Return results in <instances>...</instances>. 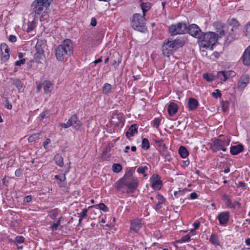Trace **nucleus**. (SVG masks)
<instances>
[{"mask_svg": "<svg viewBox=\"0 0 250 250\" xmlns=\"http://www.w3.org/2000/svg\"><path fill=\"white\" fill-rule=\"evenodd\" d=\"M73 42L69 39L64 40L55 50V56L59 62L65 61L73 52Z\"/></svg>", "mask_w": 250, "mask_h": 250, "instance_id": "obj_1", "label": "nucleus"}, {"mask_svg": "<svg viewBox=\"0 0 250 250\" xmlns=\"http://www.w3.org/2000/svg\"><path fill=\"white\" fill-rule=\"evenodd\" d=\"M138 185L137 179L133 177L131 170L127 171L124 176L120 179L115 184V187L121 190L124 187H126L127 192L133 193Z\"/></svg>", "mask_w": 250, "mask_h": 250, "instance_id": "obj_2", "label": "nucleus"}, {"mask_svg": "<svg viewBox=\"0 0 250 250\" xmlns=\"http://www.w3.org/2000/svg\"><path fill=\"white\" fill-rule=\"evenodd\" d=\"M218 35L214 32H209L204 33L201 35L199 40L201 42V45L205 48H213V46L215 44L217 40Z\"/></svg>", "mask_w": 250, "mask_h": 250, "instance_id": "obj_3", "label": "nucleus"}, {"mask_svg": "<svg viewBox=\"0 0 250 250\" xmlns=\"http://www.w3.org/2000/svg\"><path fill=\"white\" fill-rule=\"evenodd\" d=\"M53 0H35L31 5L32 13L40 15L46 12Z\"/></svg>", "mask_w": 250, "mask_h": 250, "instance_id": "obj_4", "label": "nucleus"}, {"mask_svg": "<svg viewBox=\"0 0 250 250\" xmlns=\"http://www.w3.org/2000/svg\"><path fill=\"white\" fill-rule=\"evenodd\" d=\"M145 17L140 14L135 13L132 16L131 20V25L132 27L141 32H145L147 30L146 27Z\"/></svg>", "mask_w": 250, "mask_h": 250, "instance_id": "obj_5", "label": "nucleus"}, {"mask_svg": "<svg viewBox=\"0 0 250 250\" xmlns=\"http://www.w3.org/2000/svg\"><path fill=\"white\" fill-rule=\"evenodd\" d=\"M188 25L184 22L171 24L169 26L168 31L171 36L184 34L187 32Z\"/></svg>", "mask_w": 250, "mask_h": 250, "instance_id": "obj_6", "label": "nucleus"}, {"mask_svg": "<svg viewBox=\"0 0 250 250\" xmlns=\"http://www.w3.org/2000/svg\"><path fill=\"white\" fill-rule=\"evenodd\" d=\"M45 47V44L42 40H38L35 46L36 52L35 54L34 58L36 62L38 63H41L42 61L45 59V54L43 48Z\"/></svg>", "mask_w": 250, "mask_h": 250, "instance_id": "obj_7", "label": "nucleus"}, {"mask_svg": "<svg viewBox=\"0 0 250 250\" xmlns=\"http://www.w3.org/2000/svg\"><path fill=\"white\" fill-rule=\"evenodd\" d=\"M162 50L163 54L165 56L168 57L172 53L173 50H175V47L171 39L169 38L164 40L162 44Z\"/></svg>", "mask_w": 250, "mask_h": 250, "instance_id": "obj_8", "label": "nucleus"}, {"mask_svg": "<svg viewBox=\"0 0 250 250\" xmlns=\"http://www.w3.org/2000/svg\"><path fill=\"white\" fill-rule=\"evenodd\" d=\"M187 32L191 36L197 38L198 40L201 38L203 32L200 27L196 24H191L188 27Z\"/></svg>", "mask_w": 250, "mask_h": 250, "instance_id": "obj_9", "label": "nucleus"}, {"mask_svg": "<svg viewBox=\"0 0 250 250\" xmlns=\"http://www.w3.org/2000/svg\"><path fill=\"white\" fill-rule=\"evenodd\" d=\"M229 142L225 143L221 140H216L214 142L211 147L213 151L216 152L219 150H222L225 152L227 150L226 146L229 145Z\"/></svg>", "mask_w": 250, "mask_h": 250, "instance_id": "obj_10", "label": "nucleus"}, {"mask_svg": "<svg viewBox=\"0 0 250 250\" xmlns=\"http://www.w3.org/2000/svg\"><path fill=\"white\" fill-rule=\"evenodd\" d=\"M1 52V60L3 62L7 61L10 57V49L5 43H1L0 45Z\"/></svg>", "mask_w": 250, "mask_h": 250, "instance_id": "obj_11", "label": "nucleus"}, {"mask_svg": "<svg viewBox=\"0 0 250 250\" xmlns=\"http://www.w3.org/2000/svg\"><path fill=\"white\" fill-rule=\"evenodd\" d=\"M150 181L154 189L159 190L161 188L162 182L158 175L153 174L150 178Z\"/></svg>", "mask_w": 250, "mask_h": 250, "instance_id": "obj_12", "label": "nucleus"}, {"mask_svg": "<svg viewBox=\"0 0 250 250\" xmlns=\"http://www.w3.org/2000/svg\"><path fill=\"white\" fill-rule=\"evenodd\" d=\"M250 82V77L248 75L244 74L241 76L237 84V89L243 90L248 85Z\"/></svg>", "mask_w": 250, "mask_h": 250, "instance_id": "obj_13", "label": "nucleus"}, {"mask_svg": "<svg viewBox=\"0 0 250 250\" xmlns=\"http://www.w3.org/2000/svg\"><path fill=\"white\" fill-rule=\"evenodd\" d=\"M172 42L174 45L175 50H177L180 48L182 47L187 42V39L184 37H179L174 40H172Z\"/></svg>", "mask_w": 250, "mask_h": 250, "instance_id": "obj_14", "label": "nucleus"}, {"mask_svg": "<svg viewBox=\"0 0 250 250\" xmlns=\"http://www.w3.org/2000/svg\"><path fill=\"white\" fill-rule=\"evenodd\" d=\"M238 35L236 30L231 28L226 37L225 43L227 44H230L232 42L238 38Z\"/></svg>", "mask_w": 250, "mask_h": 250, "instance_id": "obj_15", "label": "nucleus"}, {"mask_svg": "<svg viewBox=\"0 0 250 250\" xmlns=\"http://www.w3.org/2000/svg\"><path fill=\"white\" fill-rule=\"evenodd\" d=\"M218 219L220 225L225 226L229 220V212H222L218 215Z\"/></svg>", "mask_w": 250, "mask_h": 250, "instance_id": "obj_16", "label": "nucleus"}, {"mask_svg": "<svg viewBox=\"0 0 250 250\" xmlns=\"http://www.w3.org/2000/svg\"><path fill=\"white\" fill-rule=\"evenodd\" d=\"M159 152L161 156L165 159V161L171 162L172 159L171 156L166 146L159 149Z\"/></svg>", "mask_w": 250, "mask_h": 250, "instance_id": "obj_17", "label": "nucleus"}, {"mask_svg": "<svg viewBox=\"0 0 250 250\" xmlns=\"http://www.w3.org/2000/svg\"><path fill=\"white\" fill-rule=\"evenodd\" d=\"M142 227L141 219H134L130 224V230L134 232L137 233Z\"/></svg>", "mask_w": 250, "mask_h": 250, "instance_id": "obj_18", "label": "nucleus"}, {"mask_svg": "<svg viewBox=\"0 0 250 250\" xmlns=\"http://www.w3.org/2000/svg\"><path fill=\"white\" fill-rule=\"evenodd\" d=\"M214 26L215 27L216 32L219 33L218 36L221 38L225 35V26L224 24L220 21H217L213 23Z\"/></svg>", "mask_w": 250, "mask_h": 250, "instance_id": "obj_19", "label": "nucleus"}, {"mask_svg": "<svg viewBox=\"0 0 250 250\" xmlns=\"http://www.w3.org/2000/svg\"><path fill=\"white\" fill-rule=\"evenodd\" d=\"M67 122L70 126H72L76 129L79 128L81 126V122L78 119L76 114L71 116Z\"/></svg>", "mask_w": 250, "mask_h": 250, "instance_id": "obj_20", "label": "nucleus"}, {"mask_svg": "<svg viewBox=\"0 0 250 250\" xmlns=\"http://www.w3.org/2000/svg\"><path fill=\"white\" fill-rule=\"evenodd\" d=\"M138 133V127L136 124L131 125L125 133L126 137L129 139L130 137L134 136Z\"/></svg>", "mask_w": 250, "mask_h": 250, "instance_id": "obj_21", "label": "nucleus"}, {"mask_svg": "<svg viewBox=\"0 0 250 250\" xmlns=\"http://www.w3.org/2000/svg\"><path fill=\"white\" fill-rule=\"evenodd\" d=\"M242 59L245 65H250V45L245 50L242 56Z\"/></svg>", "mask_w": 250, "mask_h": 250, "instance_id": "obj_22", "label": "nucleus"}, {"mask_svg": "<svg viewBox=\"0 0 250 250\" xmlns=\"http://www.w3.org/2000/svg\"><path fill=\"white\" fill-rule=\"evenodd\" d=\"M244 146L241 144L231 146L230 149V152L232 155H237L243 151Z\"/></svg>", "mask_w": 250, "mask_h": 250, "instance_id": "obj_23", "label": "nucleus"}, {"mask_svg": "<svg viewBox=\"0 0 250 250\" xmlns=\"http://www.w3.org/2000/svg\"><path fill=\"white\" fill-rule=\"evenodd\" d=\"M42 85L45 93L51 92L53 88V86L51 82L45 81L42 83Z\"/></svg>", "mask_w": 250, "mask_h": 250, "instance_id": "obj_24", "label": "nucleus"}, {"mask_svg": "<svg viewBox=\"0 0 250 250\" xmlns=\"http://www.w3.org/2000/svg\"><path fill=\"white\" fill-rule=\"evenodd\" d=\"M199 105L198 101L193 98H189L188 101V107L189 110H194L197 108Z\"/></svg>", "mask_w": 250, "mask_h": 250, "instance_id": "obj_25", "label": "nucleus"}, {"mask_svg": "<svg viewBox=\"0 0 250 250\" xmlns=\"http://www.w3.org/2000/svg\"><path fill=\"white\" fill-rule=\"evenodd\" d=\"M156 199L158 200V202L156 203V206L153 207L156 211H158L162 208V205L165 202V198L164 197L160 195L157 194L156 195Z\"/></svg>", "mask_w": 250, "mask_h": 250, "instance_id": "obj_26", "label": "nucleus"}, {"mask_svg": "<svg viewBox=\"0 0 250 250\" xmlns=\"http://www.w3.org/2000/svg\"><path fill=\"white\" fill-rule=\"evenodd\" d=\"M178 109V105L173 102L170 103L167 107V111L170 116L174 115L177 112Z\"/></svg>", "mask_w": 250, "mask_h": 250, "instance_id": "obj_27", "label": "nucleus"}, {"mask_svg": "<svg viewBox=\"0 0 250 250\" xmlns=\"http://www.w3.org/2000/svg\"><path fill=\"white\" fill-rule=\"evenodd\" d=\"M228 23L234 30H237L240 25L239 21L234 18L229 19L228 20Z\"/></svg>", "mask_w": 250, "mask_h": 250, "instance_id": "obj_28", "label": "nucleus"}, {"mask_svg": "<svg viewBox=\"0 0 250 250\" xmlns=\"http://www.w3.org/2000/svg\"><path fill=\"white\" fill-rule=\"evenodd\" d=\"M209 241L212 244L214 245H220V241L216 233H214L211 234L209 238Z\"/></svg>", "mask_w": 250, "mask_h": 250, "instance_id": "obj_29", "label": "nucleus"}, {"mask_svg": "<svg viewBox=\"0 0 250 250\" xmlns=\"http://www.w3.org/2000/svg\"><path fill=\"white\" fill-rule=\"evenodd\" d=\"M179 154L182 158H186L188 155L187 149L184 146H181L179 148Z\"/></svg>", "mask_w": 250, "mask_h": 250, "instance_id": "obj_30", "label": "nucleus"}, {"mask_svg": "<svg viewBox=\"0 0 250 250\" xmlns=\"http://www.w3.org/2000/svg\"><path fill=\"white\" fill-rule=\"evenodd\" d=\"M151 6V3L149 2L141 3V7L143 10V16L145 17L146 12L150 9Z\"/></svg>", "mask_w": 250, "mask_h": 250, "instance_id": "obj_31", "label": "nucleus"}, {"mask_svg": "<svg viewBox=\"0 0 250 250\" xmlns=\"http://www.w3.org/2000/svg\"><path fill=\"white\" fill-rule=\"evenodd\" d=\"M55 164L60 167L63 166V159L62 156L57 154L54 157Z\"/></svg>", "mask_w": 250, "mask_h": 250, "instance_id": "obj_32", "label": "nucleus"}, {"mask_svg": "<svg viewBox=\"0 0 250 250\" xmlns=\"http://www.w3.org/2000/svg\"><path fill=\"white\" fill-rule=\"evenodd\" d=\"M95 208L99 209L100 210H103L104 212H107L108 211V208L107 207L102 203L89 207V208Z\"/></svg>", "mask_w": 250, "mask_h": 250, "instance_id": "obj_33", "label": "nucleus"}, {"mask_svg": "<svg viewBox=\"0 0 250 250\" xmlns=\"http://www.w3.org/2000/svg\"><path fill=\"white\" fill-rule=\"evenodd\" d=\"M12 84L14 85L19 90L21 91L22 89V83L19 79H14L12 80Z\"/></svg>", "mask_w": 250, "mask_h": 250, "instance_id": "obj_34", "label": "nucleus"}, {"mask_svg": "<svg viewBox=\"0 0 250 250\" xmlns=\"http://www.w3.org/2000/svg\"><path fill=\"white\" fill-rule=\"evenodd\" d=\"M223 199L224 200V202L225 203L226 205L231 208H234V206L232 205V203L231 202V200L229 197L226 194L224 195L223 196Z\"/></svg>", "mask_w": 250, "mask_h": 250, "instance_id": "obj_35", "label": "nucleus"}, {"mask_svg": "<svg viewBox=\"0 0 250 250\" xmlns=\"http://www.w3.org/2000/svg\"><path fill=\"white\" fill-rule=\"evenodd\" d=\"M142 148L145 150H147L150 147L149 142L147 138H143L141 145Z\"/></svg>", "mask_w": 250, "mask_h": 250, "instance_id": "obj_36", "label": "nucleus"}, {"mask_svg": "<svg viewBox=\"0 0 250 250\" xmlns=\"http://www.w3.org/2000/svg\"><path fill=\"white\" fill-rule=\"evenodd\" d=\"M59 212L58 208H55L49 211V216L51 219H54L58 216Z\"/></svg>", "mask_w": 250, "mask_h": 250, "instance_id": "obj_37", "label": "nucleus"}, {"mask_svg": "<svg viewBox=\"0 0 250 250\" xmlns=\"http://www.w3.org/2000/svg\"><path fill=\"white\" fill-rule=\"evenodd\" d=\"M50 116V111L49 110H45L43 111L39 116V118L40 121L49 117Z\"/></svg>", "mask_w": 250, "mask_h": 250, "instance_id": "obj_38", "label": "nucleus"}, {"mask_svg": "<svg viewBox=\"0 0 250 250\" xmlns=\"http://www.w3.org/2000/svg\"><path fill=\"white\" fill-rule=\"evenodd\" d=\"M111 89V85L109 83H105L103 87V93L105 94H108Z\"/></svg>", "mask_w": 250, "mask_h": 250, "instance_id": "obj_39", "label": "nucleus"}, {"mask_svg": "<svg viewBox=\"0 0 250 250\" xmlns=\"http://www.w3.org/2000/svg\"><path fill=\"white\" fill-rule=\"evenodd\" d=\"M122 169V167L120 164H114L112 166V170L116 173L120 172Z\"/></svg>", "mask_w": 250, "mask_h": 250, "instance_id": "obj_40", "label": "nucleus"}, {"mask_svg": "<svg viewBox=\"0 0 250 250\" xmlns=\"http://www.w3.org/2000/svg\"><path fill=\"white\" fill-rule=\"evenodd\" d=\"M245 35L247 38L250 39V21L245 26Z\"/></svg>", "mask_w": 250, "mask_h": 250, "instance_id": "obj_41", "label": "nucleus"}, {"mask_svg": "<svg viewBox=\"0 0 250 250\" xmlns=\"http://www.w3.org/2000/svg\"><path fill=\"white\" fill-rule=\"evenodd\" d=\"M217 77L221 81L225 82L227 80L226 76L224 71L218 72Z\"/></svg>", "mask_w": 250, "mask_h": 250, "instance_id": "obj_42", "label": "nucleus"}, {"mask_svg": "<svg viewBox=\"0 0 250 250\" xmlns=\"http://www.w3.org/2000/svg\"><path fill=\"white\" fill-rule=\"evenodd\" d=\"M40 135V133H34L31 135L28 139V142L31 143L35 141L36 139L39 138Z\"/></svg>", "mask_w": 250, "mask_h": 250, "instance_id": "obj_43", "label": "nucleus"}, {"mask_svg": "<svg viewBox=\"0 0 250 250\" xmlns=\"http://www.w3.org/2000/svg\"><path fill=\"white\" fill-rule=\"evenodd\" d=\"M25 238L23 236L18 235L16 236L14 240V242L16 244H21L24 242Z\"/></svg>", "mask_w": 250, "mask_h": 250, "instance_id": "obj_44", "label": "nucleus"}, {"mask_svg": "<svg viewBox=\"0 0 250 250\" xmlns=\"http://www.w3.org/2000/svg\"><path fill=\"white\" fill-rule=\"evenodd\" d=\"M68 171H69V169L67 171H65V173H64L63 175H55L54 177L56 180H59L60 182L64 181L66 179V177H65L66 173L68 172Z\"/></svg>", "mask_w": 250, "mask_h": 250, "instance_id": "obj_45", "label": "nucleus"}, {"mask_svg": "<svg viewBox=\"0 0 250 250\" xmlns=\"http://www.w3.org/2000/svg\"><path fill=\"white\" fill-rule=\"evenodd\" d=\"M203 78L208 82H212L214 80V76L208 73L204 74Z\"/></svg>", "mask_w": 250, "mask_h": 250, "instance_id": "obj_46", "label": "nucleus"}, {"mask_svg": "<svg viewBox=\"0 0 250 250\" xmlns=\"http://www.w3.org/2000/svg\"><path fill=\"white\" fill-rule=\"evenodd\" d=\"M190 236L189 234H187L183 237H181L180 240L176 241L175 243H178L180 241L186 242H189L190 240Z\"/></svg>", "mask_w": 250, "mask_h": 250, "instance_id": "obj_47", "label": "nucleus"}, {"mask_svg": "<svg viewBox=\"0 0 250 250\" xmlns=\"http://www.w3.org/2000/svg\"><path fill=\"white\" fill-rule=\"evenodd\" d=\"M161 120L159 118H155L154 120L152 121V124L153 126L155 127L156 128H158L159 126V125L160 124Z\"/></svg>", "mask_w": 250, "mask_h": 250, "instance_id": "obj_48", "label": "nucleus"}, {"mask_svg": "<svg viewBox=\"0 0 250 250\" xmlns=\"http://www.w3.org/2000/svg\"><path fill=\"white\" fill-rule=\"evenodd\" d=\"M212 96L215 98L221 97L222 94L219 89H216L214 92L212 93Z\"/></svg>", "mask_w": 250, "mask_h": 250, "instance_id": "obj_49", "label": "nucleus"}, {"mask_svg": "<svg viewBox=\"0 0 250 250\" xmlns=\"http://www.w3.org/2000/svg\"><path fill=\"white\" fill-rule=\"evenodd\" d=\"M155 143L157 144L159 149L166 146V145L164 143V141L163 140H156L155 141Z\"/></svg>", "mask_w": 250, "mask_h": 250, "instance_id": "obj_50", "label": "nucleus"}, {"mask_svg": "<svg viewBox=\"0 0 250 250\" xmlns=\"http://www.w3.org/2000/svg\"><path fill=\"white\" fill-rule=\"evenodd\" d=\"M148 168L146 166L140 167L137 168V172L139 173L144 174L146 170H147Z\"/></svg>", "mask_w": 250, "mask_h": 250, "instance_id": "obj_51", "label": "nucleus"}, {"mask_svg": "<svg viewBox=\"0 0 250 250\" xmlns=\"http://www.w3.org/2000/svg\"><path fill=\"white\" fill-rule=\"evenodd\" d=\"M35 27V23L34 21L29 22L28 24L27 32H30L32 31Z\"/></svg>", "mask_w": 250, "mask_h": 250, "instance_id": "obj_52", "label": "nucleus"}, {"mask_svg": "<svg viewBox=\"0 0 250 250\" xmlns=\"http://www.w3.org/2000/svg\"><path fill=\"white\" fill-rule=\"evenodd\" d=\"M88 210L86 208H84L82 210V211L79 213V217L84 218L87 216Z\"/></svg>", "mask_w": 250, "mask_h": 250, "instance_id": "obj_53", "label": "nucleus"}, {"mask_svg": "<svg viewBox=\"0 0 250 250\" xmlns=\"http://www.w3.org/2000/svg\"><path fill=\"white\" fill-rule=\"evenodd\" d=\"M25 62V59H22L20 60L17 61L15 62V65L16 66H20L21 64H24Z\"/></svg>", "mask_w": 250, "mask_h": 250, "instance_id": "obj_54", "label": "nucleus"}, {"mask_svg": "<svg viewBox=\"0 0 250 250\" xmlns=\"http://www.w3.org/2000/svg\"><path fill=\"white\" fill-rule=\"evenodd\" d=\"M228 103L222 102L221 104L222 109L223 112H226L228 109Z\"/></svg>", "mask_w": 250, "mask_h": 250, "instance_id": "obj_55", "label": "nucleus"}, {"mask_svg": "<svg viewBox=\"0 0 250 250\" xmlns=\"http://www.w3.org/2000/svg\"><path fill=\"white\" fill-rule=\"evenodd\" d=\"M58 227L59 225H58L56 223H53L50 226V229H52V231H55L58 229Z\"/></svg>", "mask_w": 250, "mask_h": 250, "instance_id": "obj_56", "label": "nucleus"}, {"mask_svg": "<svg viewBox=\"0 0 250 250\" xmlns=\"http://www.w3.org/2000/svg\"><path fill=\"white\" fill-rule=\"evenodd\" d=\"M32 199L31 195H28L24 198L23 202L25 203H29L32 201Z\"/></svg>", "mask_w": 250, "mask_h": 250, "instance_id": "obj_57", "label": "nucleus"}, {"mask_svg": "<svg viewBox=\"0 0 250 250\" xmlns=\"http://www.w3.org/2000/svg\"><path fill=\"white\" fill-rule=\"evenodd\" d=\"M8 40L12 42H15L17 41V38L15 35H11L9 36Z\"/></svg>", "mask_w": 250, "mask_h": 250, "instance_id": "obj_58", "label": "nucleus"}, {"mask_svg": "<svg viewBox=\"0 0 250 250\" xmlns=\"http://www.w3.org/2000/svg\"><path fill=\"white\" fill-rule=\"evenodd\" d=\"M200 223L199 221H195L193 224V226L194 227V229L195 230L198 229L200 226Z\"/></svg>", "mask_w": 250, "mask_h": 250, "instance_id": "obj_59", "label": "nucleus"}, {"mask_svg": "<svg viewBox=\"0 0 250 250\" xmlns=\"http://www.w3.org/2000/svg\"><path fill=\"white\" fill-rule=\"evenodd\" d=\"M15 174L17 177H20L22 174V170L20 168L17 169L15 172Z\"/></svg>", "mask_w": 250, "mask_h": 250, "instance_id": "obj_60", "label": "nucleus"}, {"mask_svg": "<svg viewBox=\"0 0 250 250\" xmlns=\"http://www.w3.org/2000/svg\"><path fill=\"white\" fill-rule=\"evenodd\" d=\"M50 140L49 138H46L43 142V146L45 148H47V145L50 143Z\"/></svg>", "mask_w": 250, "mask_h": 250, "instance_id": "obj_61", "label": "nucleus"}, {"mask_svg": "<svg viewBox=\"0 0 250 250\" xmlns=\"http://www.w3.org/2000/svg\"><path fill=\"white\" fill-rule=\"evenodd\" d=\"M97 24V21L95 18H92L91 20L90 25L92 26H95Z\"/></svg>", "mask_w": 250, "mask_h": 250, "instance_id": "obj_62", "label": "nucleus"}, {"mask_svg": "<svg viewBox=\"0 0 250 250\" xmlns=\"http://www.w3.org/2000/svg\"><path fill=\"white\" fill-rule=\"evenodd\" d=\"M190 197L191 199H195L197 198L198 195L196 192H192L190 194Z\"/></svg>", "mask_w": 250, "mask_h": 250, "instance_id": "obj_63", "label": "nucleus"}, {"mask_svg": "<svg viewBox=\"0 0 250 250\" xmlns=\"http://www.w3.org/2000/svg\"><path fill=\"white\" fill-rule=\"evenodd\" d=\"M6 104L5 105V107L8 109H11L12 107V104L9 102L8 99L6 100Z\"/></svg>", "mask_w": 250, "mask_h": 250, "instance_id": "obj_64", "label": "nucleus"}]
</instances>
